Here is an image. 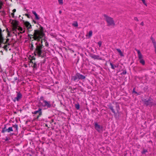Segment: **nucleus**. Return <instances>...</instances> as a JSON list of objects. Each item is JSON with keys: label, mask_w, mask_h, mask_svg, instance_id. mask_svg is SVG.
Here are the masks:
<instances>
[{"label": "nucleus", "mask_w": 156, "mask_h": 156, "mask_svg": "<svg viewBox=\"0 0 156 156\" xmlns=\"http://www.w3.org/2000/svg\"><path fill=\"white\" fill-rule=\"evenodd\" d=\"M147 152V150L144 149H143V151L141 153L142 154H144Z\"/></svg>", "instance_id": "nucleus-29"}, {"label": "nucleus", "mask_w": 156, "mask_h": 156, "mask_svg": "<svg viewBox=\"0 0 156 156\" xmlns=\"http://www.w3.org/2000/svg\"><path fill=\"white\" fill-rule=\"evenodd\" d=\"M77 79H78L77 76V75L76 76H73V78L72 79L73 80H74L75 81Z\"/></svg>", "instance_id": "nucleus-30"}, {"label": "nucleus", "mask_w": 156, "mask_h": 156, "mask_svg": "<svg viewBox=\"0 0 156 156\" xmlns=\"http://www.w3.org/2000/svg\"><path fill=\"white\" fill-rule=\"evenodd\" d=\"M7 129H6V127L5 126L3 128L2 132V133H4L5 132H7Z\"/></svg>", "instance_id": "nucleus-26"}, {"label": "nucleus", "mask_w": 156, "mask_h": 156, "mask_svg": "<svg viewBox=\"0 0 156 156\" xmlns=\"http://www.w3.org/2000/svg\"><path fill=\"white\" fill-rule=\"evenodd\" d=\"M98 44L99 45V47H101V44H102L101 42V41H99L98 42Z\"/></svg>", "instance_id": "nucleus-33"}, {"label": "nucleus", "mask_w": 156, "mask_h": 156, "mask_svg": "<svg viewBox=\"0 0 156 156\" xmlns=\"http://www.w3.org/2000/svg\"><path fill=\"white\" fill-rule=\"evenodd\" d=\"M16 27V30H18L20 32H17L18 35L20 36V34H23L26 31V29L24 27H22L20 26H18L17 27Z\"/></svg>", "instance_id": "nucleus-7"}, {"label": "nucleus", "mask_w": 156, "mask_h": 156, "mask_svg": "<svg viewBox=\"0 0 156 156\" xmlns=\"http://www.w3.org/2000/svg\"><path fill=\"white\" fill-rule=\"evenodd\" d=\"M12 127L15 129V131H17L18 126L17 125H13Z\"/></svg>", "instance_id": "nucleus-23"}, {"label": "nucleus", "mask_w": 156, "mask_h": 156, "mask_svg": "<svg viewBox=\"0 0 156 156\" xmlns=\"http://www.w3.org/2000/svg\"><path fill=\"white\" fill-rule=\"evenodd\" d=\"M109 108L111 110L112 112L115 115H116V114L115 112L114 108L111 105H110L109 106Z\"/></svg>", "instance_id": "nucleus-18"}, {"label": "nucleus", "mask_w": 156, "mask_h": 156, "mask_svg": "<svg viewBox=\"0 0 156 156\" xmlns=\"http://www.w3.org/2000/svg\"><path fill=\"white\" fill-rule=\"evenodd\" d=\"M5 141H7L9 140L8 138L7 137H6L5 139Z\"/></svg>", "instance_id": "nucleus-37"}, {"label": "nucleus", "mask_w": 156, "mask_h": 156, "mask_svg": "<svg viewBox=\"0 0 156 156\" xmlns=\"http://www.w3.org/2000/svg\"><path fill=\"white\" fill-rule=\"evenodd\" d=\"M126 72H123V74H126Z\"/></svg>", "instance_id": "nucleus-45"}, {"label": "nucleus", "mask_w": 156, "mask_h": 156, "mask_svg": "<svg viewBox=\"0 0 156 156\" xmlns=\"http://www.w3.org/2000/svg\"><path fill=\"white\" fill-rule=\"evenodd\" d=\"M2 2H1L0 3V9H1V5H2Z\"/></svg>", "instance_id": "nucleus-41"}, {"label": "nucleus", "mask_w": 156, "mask_h": 156, "mask_svg": "<svg viewBox=\"0 0 156 156\" xmlns=\"http://www.w3.org/2000/svg\"><path fill=\"white\" fill-rule=\"evenodd\" d=\"M94 126L95 129L98 132H100L102 130L103 127L98 125L97 123H95Z\"/></svg>", "instance_id": "nucleus-11"}, {"label": "nucleus", "mask_w": 156, "mask_h": 156, "mask_svg": "<svg viewBox=\"0 0 156 156\" xmlns=\"http://www.w3.org/2000/svg\"><path fill=\"white\" fill-rule=\"evenodd\" d=\"M141 25H142V26H143L144 25V23L143 22H142L141 23Z\"/></svg>", "instance_id": "nucleus-42"}, {"label": "nucleus", "mask_w": 156, "mask_h": 156, "mask_svg": "<svg viewBox=\"0 0 156 156\" xmlns=\"http://www.w3.org/2000/svg\"><path fill=\"white\" fill-rule=\"evenodd\" d=\"M41 105L43 107H46L47 108H50L51 105L50 101H48L46 100L42 102H41Z\"/></svg>", "instance_id": "nucleus-8"}, {"label": "nucleus", "mask_w": 156, "mask_h": 156, "mask_svg": "<svg viewBox=\"0 0 156 156\" xmlns=\"http://www.w3.org/2000/svg\"><path fill=\"white\" fill-rule=\"evenodd\" d=\"M23 22L24 25V27L26 29V32H27V34H28L33 30L32 26L30 23L28 21L23 20Z\"/></svg>", "instance_id": "nucleus-3"}, {"label": "nucleus", "mask_w": 156, "mask_h": 156, "mask_svg": "<svg viewBox=\"0 0 156 156\" xmlns=\"http://www.w3.org/2000/svg\"><path fill=\"white\" fill-rule=\"evenodd\" d=\"M16 27H15L13 28L12 30L9 33V34H11V35H15L16 36H17L18 35L17 31L16 30Z\"/></svg>", "instance_id": "nucleus-10"}, {"label": "nucleus", "mask_w": 156, "mask_h": 156, "mask_svg": "<svg viewBox=\"0 0 156 156\" xmlns=\"http://www.w3.org/2000/svg\"><path fill=\"white\" fill-rule=\"evenodd\" d=\"M134 20H135L137 22L139 21V20L138 19V18L137 17H134Z\"/></svg>", "instance_id": "nucleus-34"}, {"label": "nucleus", "mask_w": 156, "mask_h": 156, "mask_svg": "<svg viewBox=\"0 0 156 156\" xmlns=\"http://www.w3.org/2000/svg\"><path fill=\"white\" fill-rule=\"evenodd\" d=\"M16 11V9H14L13 10H12V12L13 13H14Z\"/></svg>", "instance_id": "nucleus-40"}, {"label": "nucleus", "mask_w": 156, "mask_h": 156, "mask_svg": "<svg viewBox=\"0 0 156 156\" xmlns=\"http://www.w3.org/2000/svg\"><path fill=\"white\" fill-rule=\"evenodd\" d=\"M41 115H40V113H39V115L37 116V119H38L41 116Z\"/></svg>", "instance_id": "nucleus-38"}, {"label": "nucleus", "mask_w": 156, "mask_h": 156, "mask_svg": "<svg viewBox=\"0 0 156 156\" xmlns=\"http://www.w3.org/2000/svg\"><path fill=\"white\" fill-rule=\"evenodd\" d=\"M59 4L60 5H62L63 4V0H58Z\"/></svg>", "instance_id": "nucleus-27"}, {"label": "nucleus", "mask_w": 156, "mask_h": 156, "mask_svg": "<svg viewBox=\"0 0 156 156\" xmlns=\"http://www.w3.org/2000/svg\"><path fill=\"white\" fill-rule=\"evenodd\" d=\"M40 100L41 101H42V102L43 101H45V100H44V97H43V96H41L40 98Z\"/></svg>", "instance_id": "nucleus-32"}, {"label": "nucleus", "mask_w": 156, "mask_h": 156, "mask_svg": "<svg viewBox=\"0 0 156 156\" xmlns=\"http://www.w3.org/2000/svg\"><path fill=\"white\" fill-rule=\"evenodd\" d=\"M22 94L20 93H18L17 94V96L16 97L15 99L17 101H19L20 99L22 98Z\"/></svg>", "instance_id": "nucleus-13"}, {"label": "nucleus", "mask_w": 156, "mask_h": 156, "mask_svg": "<svg viewBox=\"0 0 156 156\" xmlns=\"http://www.w3.org/2000/svg\"><path fill=\"white\" fill-rule=\"evenodd\" d=\"M11 15L12 16V17H14V13H13V12L12 13H11Z\"/></svg>", "instance_id": "nucleus-39"}, {"label": "nucleus", "mask_w": 156, "mask_h": 156, "mask_svg": "<svg viewBox=\"0 0 156 156\" xmlns=\"http://www.w3.org/2000/svg\"><path fill=\"white\" fill-rule=\"evenodd\" d=\"M72 25L74 27H77L78 26V24L77 22L75 21L73 23Z\"/></svg>", "instance_id": "nucleus-24"}, {"label": "nucleus", "mask_w": 156, "mask_h": 156, "mask_svg": "<svg viewBox=\"0 0 156 156\" xmlns=\"http://www.w3.org/2000/svg\"><path fill=\"white\" fill-rule=\"evenodd\" d=\"M136 51H137L138 55V58L140 60V62L143 65L145 64V61L143 59V56L139 50L138 49H136Z\"/></svg>", "instance_id": "nucleus-5"}, {"label": "nucleus", "mask_w": 156, "mask_h": 156, "mask_svg": "<svg viewBox=\"0 0 156 156\" xmlns=\"http://www.w3.org/2000/svg\"><path fill=\"white\" fill-rule=\"evenodd\" d=\"M151 40L153 44L154 48L155 49V52L156 53V42L155 41V40L154 39V38L151 37Z\"/></svg>", "instance_id": "nucleus-12"}, {"label": "nucleus", "mask_w": 156, "mask_h": 156, "mask_svg": "<svg viewBox=\"0 0 156 156\" xmlns=\"http://www.w3.org/2000/svg\"><path fill=\"white\" fill-rule=\"evenodd\" d=\"M7 132L8 133H9L11 131H13V130L12 129V127H9L8 129H7Z\"/></svg>", "instance_id": "nucleus-25"}, {"label": "nucleus", "mask_w": 156, "mask_h": 156, "mask_svg": "<svg viewBox=\"0 0 156 156\" xmlns=\"http://www.w3.org/2000/svg\"><path fill=\"white\" fill-rule=\"evenodd\" d=\"M44 35V34L42 31L39 30H35L33 35L28 34V36L29 37L30 36H33L32 38L34 40L39 41L40 39L42 38Z\"/></svg>", "instance_id": "nucleus-1"}, {"label": "nucleus", "mask_w": 156, "mask_h": 156, "mask_svg": "<svg viewBox=\"0 0 156 156\" xmlns=\"http://www.w3.org/2000/svg\"><path fill=\"white\" fill-rule=\"evenodd\" d=\"M25 15L27 16L28 17V14H25Z\"/></svg>", "instance_id": "nucleus-43"}, {"label": "nucleus", "mask_w": 156, "mask_h": 156, "mask_svg": "<svg viewBox=\"0 0 156 156\" xmlns=\"http://www.w3.org/2000/svg\"><path fill=\"white\" fill-rule=\"evenodd\" d=\"M8 41L7 42H8ZM8 42H7L6 43H5L4 44V43H2L1 44H6ZM10 45V44H9V43H8V44H5V45H4V46H2V45H2V47L5 49L6 51L7 50V49H8L9 48V46Z\"/></svg>", "instance_id": "nucleus-15"}, {"label": "nucleus", "mask_w": 156, "mask_h": 156, "mask_svg": "<svg viewBox=\"0 0 156 156\" xmlns=\"http://www.w3.org/2000/svg\"><path fill=\"white\" fill-rule=\"evenodd\" d=\"M116 110L118 112H119V110L120 109L119 106V105H116Z\"/></svg>", "instance_id": "nucleus-31"}, {"label": "nucleus", "mask_w": 156, "mask_h": 156, "mask_svg": "<svg viewBox=\"0 0 156 156\" xmlns=\"http://www.w3.org/2000/svg\"><path fill=\"white\" fill-rule=\"evenodd\" d=\"M110 65L111 66V68L112 69H115L117 66L115 65H114L111 62H110Z\"/></svg>", "instance_id": "nucleus-22"}, {"label": "nucleus", "mask_w": 156, "mask_h": 156, "mask_svg": "<svg viewBox=\"0 0 156 156\" xmlns=\"http://www.w3.org/2000/svg\"><path fill=\"white\" fill-rule=\"evenodd\" d=\"M37 65L36 63H34V65H33L34 67V68H36L37 67Z\"/></svg>", "instance_id": "nucleus-35"}, {"label": "nucleus", "mask_w": 156, "mask_h": 156, "mask_svg": "<svg viewBox=\"0 0 156 156\" xmlns=\"http://www.w3.org/2000/svg\"><path fill=\"white\" fill-rule=\"evenodd\" d=\"M142 101L144 103V104L146 106H152L154 104H153L152 100L149 99L148 100H146V99H144L142 100Z\"/></svg>", "instance_id": "nucleus-6"}, {"label": "nucleus", "mask_w": 156, "mask_h": 156, "mask_svg": "<svg viewBox=\"0 0 156 156\" xmlns=\"http://www.w3.org/2000/svg\"><path fill=\"white\" fill-rule=\"evenodd\" d=\"M37 113H40V115H41L42 114V112L41 111V109L39 108H38V110L34 111L33 113L34 114H37Z\"/></svg>", "instance_id": "nucleus-16"}, {"label": "nucleus", "mask_w": 156, "mask_h": 156, "mask_svg": "<svg viewBox=\"0 0 156 156\" xmlns=\"http://www.w3.org/2000/svg\"><path fill=\"white\" fill-rule=\"evenodd\" d=\"M93 32L92 30H90L89 31L88 33V35H86L87 36H88L89 38L92 35Z\"/></svg>", "instance_id": "nucleus-20"}, {"label": "nucleus", "mask_w": 156, "mask_h": 156, "mask_svg": "<svg viewBox=\"0 0 156 156\" xmlns=\"http://www.w3.org/2000/svg\"><path fill=\"white\" fill-rule=\"evenodd\" d=\"M2 30L0 28V47H1V44L2 43H4L7 42L8 41H9V39H7L6 40L4 39L2 37Z\"/></svg>", "instance_id": "nucleus-9"}, {"label": "nucleus", "mask_w": 156, "mask_h": 156, "mask_svg": "<svg viewBox=\"0 0 156 156\" xmlns=\"http://www.w3.org/2000/svg\"><path fill=\"white\" fill-rule=\"evenodd\" d=\"M92 58L94 59H98L99 56L98 55H93L91 56Z\"/></svg>", "instance_id": "nucleus-21"}, {"label": "nucleus", "mask_w": 156, "mask_h": 156, "mask_svg": "<svg viewBox=\"0 0 156 156\" xmlns=\"http://www.w3.org/2000/svg\"><path fill=\"white\" fill-rule=\"evenodd\" d=\"M103 16L105 18L108 26H114L115 25V23L112 18L105 14L103 15Z\"/></svg>", "instance_id": "nucleus-4"}, {"label": "nucleus", "mask_w": 156, "mask_h": 156, "mask_svg": "<svg viewBox=\"0 0 156 156\" xmlns=\"http://www.w3.org/2000/svg\"><path fill=\"white\" fill-rule=\"evenodd\" d=\"M116 50L118 51V52L119 53L120 55L121 56H122V57L124 56V55L123 54V53L120 49H119V48H117L116 49Z\"/></svg>", "instance_id": "nucleus-19"}, {"label": "nucleus", "mask_w": 156, "mask_h": 156, "mask_svg": "<svg viewBox=\"0 0 156 156\" xmlns=\"http://www.w3.org/2000/svg\"><path fill=\"white\" fill-rule=\"evenodd\" d=\"M32 13L35 16V18L36 20H39L40 19L39 17L38 16L36 12L34 11H32Z\"/></svg>", "instance_id": "nucleus-17"}, {"label": "nucleus", "mask_w": 156, "mask_h": 156, "mask_svg": "<svg viewBox=\"0 0 156 156\" xmlns=\"http://www.w3.org/2000/svg\"><path fill=\"white\" fill-rule=\"evenodd\" d=\"M45 45L46 46L48 47V43L47 42H45Z\"/></svg>", "instance_id": "nucleus-36"}, {"label": "nucleus", "mask_w": 156, "mask_h": 156, "mask_svg": "<svg viewBox=\"0 0 156 156\" xmlns=\"http://www.w3.org/2000/svg\"><path fill=\"white\" fill-rule=\"evenodd\" d=\"M75 108L79 110L80 109V105L79 104H76Z\"/></svg>", "instance_id": "nucleus-28"}, {"label": "nucleus", "mask_w": 156, "mask_h": 156, "mask_svg": "<svg viewBox=\"0 0 156 156\" xmlns=\"http://www.w3.org/2000/svg\"><path fill=\"white\" fill-rule=\"evenodd\" d=\"M42 40H41V44L36 45V48L34 51L35 55H37L39 56H41L42 51L41 49L42 48Z\"/></svg>", "instance_id": "nucleus-2"}, {"label": "nucleus", "mask_w": 156, "mask_h": 156, "mask_svg": "<svg viewBox=\"0 0 156 156\" xmlns=\"http://www.w3.org/2000/svg\"><path fill=\"white\" fill-rule=\"evenodd\" d=\"M59 13L60 14H61V13H62V11H61V10H60V11H59Z\"/></svg>", "instance_id": "nucleus-44"}, {"label": "nucleus", "mask_w": 156, "mask_h": 156, "mask_svg": "<svg viewBox=\"0 0 156 156\" xmlns=\"http://www.w3.org/2000/svg\"><path fill=\"white\" fill-rule=\"evenodd\" d=\"M77 76L78 78L79 79H84L85 78V77L84 76L79 73H77Z\"/></svg>", "instance_id": "nucleus-14"}]
</instances>
